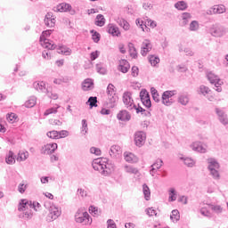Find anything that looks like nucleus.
I'll use <instances>...</instances> for the list:
<instances>
[{"mask_svg": "<svg viewBox=\"0 0 228 228\" xmlns=\"http://www.w3.org/2000/svg\"><path fill=\"white\" fill-rule=\"evenodd\" d=\"M75 221L77 224H83L84 225H92V219L90 215L85 208H78L75 214Z\"/></svg>", "mask_w": 228, "mask_h": 228, "instance_id": "f257e3e1", "label": "nucleus"}, {"mask_svg": "<svg viewBox=\"0 0 228 228\" xmlns=\"http://www.w3.org/2000/svg\"><path fill=\"white\" fill-rule=\"evenodd\" d=\"M207 77L209 83L215 86L216 92H222V85H224V81H222L218 76L210 71L207 73Z\"/></svg>", "mask_w": 228, "mask_h": 228, "instance_id": "f03ea898", "label": "nucleus"}, {"mask_svg": "<svg viewBox=\"0 0 228 228\" xmlns=\"http://www.w3.org/2000/svg\"><path fill=\"white\" fill-rule=\"evenodd\" d=\"M220 168V164L215 159H208V170L214 179H220V173L218 172Z\"/></svg>", "mask_w": 228, "mask_h": 228, "instance_id": "7ed1b4c3", "label": "nucleus"}, {"mask_svg": "<svg viewBox=\"0 0 228 228\" xmlns=\"http://www.w3.org/2000/svg\"><path fill=\"white\" fill-rule=\"evenodd\" d=\"M133 94L131 92H125L123 94V102L126 109L129 110H133V108H136L134 105V101L133 100Z\"/></svg>", "mask_w": 228, "mask_h": 228, "instance_id": "20e7f679", "label": "nucleus"}, {"mask_svg": "<svg viewBox=\"0 0 228 228\" xmlns=\"http://www.w3.org/2000/svg\"><path fill=\"white\" fill-rule=\"evenodd\" d=\"M29 209H35L37 211V205L33 201L28 200H21L20 202L19 211H29Z\"/></svg>", "mask_w": 228, "mask_h": 228, "instance_id": "39448f33", "label": "nucleus"}, {"mask_svg": "<svg viewBox=\"0 0 228 228\" xmlns=\"http://www.w3.org/2000/svg\"><path fill=\"white\" fill-rule=\"evenodd\" d=\"M146 135L145 133L140 131L134 134V142L137 147H142L145 143Z\"/></svg>", "mask_w": 228, "mask_h": 228, "instance_id": "423d86ee", "label": "nucleus"}, {"mask_svg": "<svg viewBox=\"0 0 228 228\" xmlns=\"http://www.w3.org/2000/svg\"><path fill=\"white\" fill-rule=\"evenodd\" d=\"M56 149H58V144L56 142L48 143L42 148L41 154H53Z\"/></svg>", "mask_w": 228, "mask_h": 228, "instance_id": "0eeeda50", "label": "nucleus"}, {"mask_svg": "<svg viewBox=\"0 0 228 228\" xmlns=\"http://www.w3.org/2000/svg\"><path fill=\"white\" fill-rule=\"evenodd\" d=\"M174 97V91H166L162 94V103L165 104V106H171L172 102L170 101V98Z\"/></svg>", "mask_w": 228, "mask_h": 228, "instance_id": "6e6552de", "label": "nucleus"}, {"mask_svg": "<svg viewBox=\"0 0 228 228\" xmlns=\"http://www.w3.org/2000/svg\"><path fill=\"white\" fill-rule=\"evenodd\" d=\"M129 69H131V65L129 64V61H127V60H121L119 61V65L118 67L119 72H122L123 74H127V72H129Z\"/></svg>", "mask_w": 228, "mask_h": 228, "instance_id": "1a4fd4ad", "label": "nucleus"}, {"mask_svg": "<svg viewBox=\"0 0 228 228\" xmlns=\"http://www.w3.org/2000/svg\"><path fill=\"white\" fill-rule=\"evenodd\" d=\"M61 215V211H60L58 208L53 207L50 209V213L48 214L47 218L48 220H50V222H53L56 220Z\"/></svg>", "mask_w": 228, "mask_h": 228, "instance_id": "9d476101", "label": "nucleus"}, {"mask_svg": "<svg viewBox=\"0 0 228 228\" xmlns=\"http://www.w3.org/2000/svg\"><path fill=\"white\" fill-rule=\"evenodd\" d=\"M141 49L142 56H147V53H149L152 49V45H151V41L145 39L142 44Z\"/></svg>", "mask_w": 228, "mask_h": 228, "instance_id": "9b49d317", "label": "nucleus"}, {"mask_svg": "<svg viewBox=\"0 0 228 228\" xmlns=\"http://www.w3.org/2000/svg\"><path fill=\"white\" fill-rule=\"evenodd\" d=\"M117 118L121 120V122H129L131 120V114L127 110H120L117 115Z\"/></svg>", "mask_w": 228, "mask_h": 228, "instance_id": "f8f14e48", "label": "nucleus"}, {"mask_svg": "<svg viewBox=\"0 0 228 228\" xmlns=\"http://www.w3.org/2000/svg\"><path fill=\"white\" fill-rule=\"evenodd\" d=\"M113 170H115V164H110L107 162H105L103 164V170L101 172L102 175H110V174H111V172H113Z\"/></svg>", "mask_w": 228, "mask_h": 228, "instance_id": "ddd939ff", "label": "nucleus"}, {"mask_svg": "<svg viewBox=\"0 0 228 228\" xmlns=\"http://www.w3.org/2000/svg\"><path fill=\"white\" fill-rule=\"evenodd\" d=\"M161 167H163V160L161 159H159L156 160L155 163H153L151 166V169L150 170L151 175L154 176L156 172H158V170H159V168H161Z\"/></svg>", "mask_w": 228, "mask_h": 228, "instance_id": "4468645a", "label": "nucleus"}, {"mask_svg": "<svg viewBox=\"0 0 228 228\" xmlns=\"http://www.w3.org/2000/svg\"><path fill=\"white\" fill-rule=\"evenodd\" d=\"M191 149L195 152H200L201 154L206 153V148L202 146V142H194L191 144Z\"/></svg>", "mask_w": 228, "mask_h": 228, "instance_id": "2eb2a0df", "label": "nucleus"}, {"mask_svg": "<svg viewBox=\"0 0 228 228\" xmlns=\"http://www.w3.org/2000/svg\"><path fill=\"white\" fill-rule=\"evenodd\" d=\"M33 88L37 92H41L42 94H45L49 88L45 87V83L44 81H38L33 83Z\"/></svg>", "mask_w": 228, "mask_h": 228, "instance_id": "dca6fc26", "label": "nucleus"}, {"mask_svg": "<svg viewBox=\"0 0 228 228\" xmlns=\"http://www.w3.org/2000/svg\"><path fill=\"white\" fill-rule=\"evenodd\" d=\"M39 42L45 49H50L51 51L56 49V45L47 38L42 39V41L39 40Z\"/></svg>", "mask_w": 228, "mask_h": 228, "instance_id": "f3484780", "label": "nucleus"}, {"mask_svg": "<svg viewBox=\"0 0 228 228\" xmlns=\"http://www.w3.org/2000/svg\"><path fill=\"white\" fill-rule=\"evenodd\" d=\"M122 154V150L118 145H112L110 150V156L111 158H117Z\"/></svg>", "mask_w": 228, "mask_h": 228, "instance_id": "a211bd4d", "label": "nucleus"}, {"mask_svg": "<svg viewBox=\"0 0 228 228\" xmlns=\"http://www.w3.org/2000/svg\"><path fill=\"white\" fill-rule=\"evenodd\" d=\"M212 10H213L214 15H222V13H225V12H227V9L224 4L214 5L212 7Z\"/></svg>", "mask_w": 228, "mask_h": 228, "instance_id": "6ab92c4d", "label": "nucleus"}, {"mask_svg": "<svg viewBox=\"0 0 228 228\" xmlns=\"http://www.w3.org/2000/svg\"><path fill=\"white\" fill-rule=\"evenodd\" d=\"M94 88V80L92 78H86L82 83V90L84 92H88V90H92Z\"/></svg>", "mask_w": 228, "mask_h": 228, "instance_id": "aec40b11", "label": "nucleus"}, {"mask_svg": "<svg viewBox=\"0 0 228 228\" xmlns=\"http://www.w3.org/2000/svg\"><path fill=\"white\" fill-rule=\"evenodd\" d=\"M108 33L112 35V37H120V30L118 29V27L113 24H109Z\"/></svg>", "mask_w": 228, "mask_h": 228, "instance_id": "412c9836", "label": "nucleus"}, {"mask_svg": "<svg viewBox=\"0 0 228 228\" xmlns=\"http://www.w3.org/2000/svg\"><path fill=\"white\" fill-rule=\"evenodd\" d=\"M57 51L59 54H64V56H70L72 54V50L66 45H59Z\"/></svg>", "mask_w": 228, "mask_h": 228, "instance_id": "4be33fe9", "label": "nucleus"}, {"mask_svg": "<svg viewBox=\"0 0 228 228\" xmlns=\"http://www.w3.org/2000/svg\"><path fill=\"white\" fill-rule=\"evenodd\" d=\"M70 10H72V6L69 4H60L59 5H57L55 7V12H70Z\"/></svg>", "mask_w": 228, "mask_h": 228, "instance_id": "5701e85b", "label": "nucleus"}, {"mask_svg": "<svg viewBox=\"0 0 228 228\" xmlns=\"http://www.w3.org/2000/svg\"><path fill=\"white\" fill-rule=\"evenodd\" d=\"M108 97H109V102H108L109 108H115V106H117V102H118V95L110 94L108 95Z\"/></svg>", "mask_w": 228, "mask_h": 228, "instance_id": "b1692460", "label": "nucleus"}, {"mask_svg": "<svg viewBox=\"0 0 228 228\" xmlns=\"http://www.w3.org/2000/svg\"><path fill=\"white\" fill-rule=\"evenodd\" d=\"M118 26H120L121 28H123V29H125V31H129L131 25H129V22H127V20L119 18L118 19Z\"/></svg>", "mask_w": 228, "mask_h": 228, "instance_id": "393cba45", "label": "nucleus"}, {"mask_svg": "<svg viewBox=\"0 0 228 228\" xmlns=\"http://www.w3.org/2000/svg\"><path fill=\"white\" fill-rule=\"evenodd\" d=\"M95 26H99V28H102L104 24H106V18H104V15L98 14L96 16V20L94 22Z\"/></svg>", "mask_w": 228, "mask_h": 228, "instance_id": "a878e982", "label": "nucleus"}, {"mask_svg": "<svg viewBox=\"0 0 228 228\" xmlns=\"http://www.w3.org/2000/svg\"><path fill=\"white\" fill-rule=\"evenodd\" d=\"M128 51L132 58H134V60L138 58V53L136 52V47H134V44L133 43L128 44Z\"/></svg>", "mask_w": 228, "mask_h": 228, "instance_id": "bb28decb", "label": "nucleus"}, {"mask_svg": "<svg viewBox=\"0 0 228 228\" xmlns=\"http://www.w3.org/2000/svg\"><path fill=\"white\" fill-rule=\"evenodd\" d=\"M168 202H175L177 200V191H175V189L170 188L168 191Z\"/></svg>", "mask_w": 228, "mask_h": 228, "instance_id": "cd10ccee", "label": "nucleus"}, {"mask_svg": "<svg viewBox=\"0 0 228 228\" xmlns=\"http://www.w3.org/2000/svg\"><path fill=\"white\" fill-rule=\"evenodd\" d=\"M212 33H213L214 37H224V35H225L226 30H225V28L219 27V28L214 29Z\"/></svg>", "mask_w": 228, "mask_h": 228, "instance_id": "c85d7f7f", "label": "nucleus"}, {"mask_svg": "<svg viewBox=\"0 0 228 228\" xmlns=\"http://www.w3.org/2000/svg\"><path fill=\"white\" fill-rule=\"evenodd\" d=\"M142 191L145 200H151V189L149 188L147 183L142 184Z\"/></svg>", "mask_w": 228, "mask_h": 228, "instance_id": "c756f323", "label": "nucleus"}, {"mask_svg": "<svg viewBox=\"0 0 228 228\" xmlns=\"http://www.w3.org/2000/svg\"><path fill=\"white\" fill-rule=\"evenodd\" d=\"M96 72H98V74H102V76H106V74H108V70L106 69V67H104V64L102 63L96 64Z\"/></svg>", "mask_w": 228, "mask_h": 228, "instance_id": "7c9ffc66", "label": "nucleus"}, {"mask_svg": "<svg viewBox=\"0 0 228 228\" xmlns=\"http://www.w3.org/2000/svg\"><path fill=\"white\" fill-rule=\"evenodd\" d=\"M191 20V14L190 12H183L182 13V25L186 26L188 25V22Z\"/></svg>", "mask_w": 228, "mask_h": 228, "instance_id": "2f4dec72", "label": "nucleus"}, {"mask_svg": "<svg viewBox=\"0 0 228 228\" xmlns=\"http://www.w3.org/2000/svg\"><path fill=\"white\" fill-rule=\"evenodd\" d=\"M175 8H176V10L184 12V10L188 8V4H186L184 1H179L175 4Z\"/></svg>", "mask_w": 228, "mask_h": 228, "instance_id": "473e14b6", "label": "nucleus"}, {"mask_svg": "<svg viewBox=\"0 0 228 228\" xmlns=\"http://www.w3.org/2000/svg\"><path fill=\"white\" fill-rule=\"evenodd\" d=\"M90 33L92 35L93 42H94V44H99V42L101 40V34H99V32H97L94 29L90 30Z\"/></svg>", "mask_w": 228, "mask_h": 228, "instance_id": "72a5a7b5", "label": "nucleus"}, {"mask_svg": "<svg viewBox=\"0 0 228 228\" xmlns=\"http://www.w3.org/2000/svg\"><path fill=\"white\" fill-rule=\"evenodd\" d=\"M124 158L127 163H134L136 161V156L133 153H125Z\"/></svg>", "mask_w": 228, "mask_h": 228, "instance_id": "f704fd0d", "label": "nucleus"}, {"mask_svg": "<svg viewBox=\"0 0 228 228\" xmlns=\"http://www.w3.org/2000/svg\"><path fill=\"white\" fill-rule=\"evenodd\" d=\"M170 218H171L172 222H179V219L181 218L179 210H177V209L172 210Z\"/></svg>", "mask_w": 228, "mask_h": 228, "instance_id": "c9c22d12", "label": "nucleus"}, {"mask_svg": "<svg viewBox=\"0 0 228 228\" xmlns=\"http://www.w3.org/2000/svg\"><path fill=\"white\" fill-rule=\"evenodd\" d=\"M178 102H180V104H182L183 106H186V104L190 102V98L186 94H181L178 97Z\"/></svg>", "mask_w": 228, "mask_h": 228, "instance_id": "e433bc0d", "label": "nucleus"}, {"mask_svg": "<svg viewBox=\"0 0 228 228\" xmlns=\"http://www.w3.org/2000/svg\"><path fill=\"white\" fill-rule=\"evenodd\" d=\"M149 62L151 63V65L152 67H156V65H158V63H159V56H155V55H150L148 57Z\"/></svg>", "mask_w": 228, "mask_h": 228, "instance_id": "4c0bfd02", "label": "nucleus"}, {"mask_svg": "<svg viewBox=\"0 0 228 228\" xmlns=\"http://www.w3.org/2000/svg\"><path fill=\"white\" fill-rule=\"evenodd\" d=\"M32 208H29V210H25L21 214V218H24V220H30V218H33V211Z\"/></svg>", "mask_w": 228, "mask_h": 228, "instance_id": "58836bf2", "label": "nucleus"}, {"mask_svg": "<svg viewBox=\"0 0 228 228\" xmlns=\"http://www.w3.org/2000/svg\"><path fill=\"white\" fill-rule=\"evenodd\" d=\"M28 158H29V152L28 151H20L18 153V159H20V161H26Z\"/></svg>", "mask_w": 228, "mask_h": 228, "instance_id": "ea45409f", "label": "nucleus"}, {"mask_svg": "<svg viewBox=\"0 0 228 228\" xmlns=\"http://www.w3.org/2000/svg\"><path fill=\"white\" fill-rule=\"evenodd\" d=\"M37 104V97L33 96L25 102L26 108H33Z\"/></svg>", "mask_w": 228, "mask_h": 228, "instance_id": "a19ab883", "label": "nucleus"}, {"mask_svg": "<svg viewBox=\"0 0 228 228\" xmlns=\"http://www.w3.org/2000/svg\"><path fill=\"white\" fill-rule=\"evenodd\" d=\"M87 102L89 103L90 108H97V97L90 96Z\"/></svg>", "mask_w": 228, "mask_h": 228, "instance_id": "79ce46f5", "label": "nucleus"}, {"mask_svg": "<svg viewBox=\"0 0 228 228\" xmlns=\"http://www.w3.org/2000/svg\"><path fill=\"white\" fill-rule=\"evenodd\" d=\"M125 172H126V174H134L136 175V174H138V169L132 166H125Z\"/></svg>", "mask_w": 228, "mask_h": 228, "instance_id": "37998d69", "label": "nucleus"}, {"mask_svg": "<svg viewBox=\"0 0 228 228\" xmlns=\"http://www.w3.org/2000/svg\"><path fill=\"white\" fill-rule=\"evenodd\" d=\"M7 165H13L15 163V158L13 157V151H10L8 157L5 159Z\"/></svg>", "mask_w": 228, "mask_h": 228, "instance_id": "c03bdc74", "label": "nucleus"}, {"mask_svg": "<svg viewBox=\"0 0 228 228\" xmlns=\"http://www.w3.org/2000/svg\"><path fill=\"white\" fill-rule=\"evenodd\" d=\"M181 159L183 160L186 167H191L195 165V160H193L191 158H181Z\"/></svg>", "mask_w": 228, "mask_h": 228, "instance_id": "a18cd8bd", "label": "nucleus"}, {"mask_svg": "<svg viewBox=\"0 0 228 228\" xmlns=\"http://www.w3.org/2000/svg\"><path fill=\"white\" fill-rule=\"evenodd\" d=\"M46 135L48 138H52V140H59V134L56 130L47 132Z\"/></svg>", "mask_w": 228, "mask_h": 228, "instance_id": "49530a36", "label": "nucleus"}, {"mask_svg": "<svg viewBox=\"0 0 228 228\" xmlns=\"http://www.w3.org/2000/svg\"><path fill=\"white\" fill-rule=\"evenodd\" d=\"M209 206H210V208L212 209V211H214V213L220 214V213H222V211H224V208L220 205L209 204Z\"/></svg>", "mask_w": 228, "mask_h": 228, "instance_id": "de8ad7c7", "label": "nucleus"}, {"mask_svg": "<svg viewBox=\"0 0 228 228\" xmlns=\"http://www.w3.org/2000/svg\"><path fill=\"white\" fill-rule=\"evenodd\" d=\"M93 168L98 172H102V170H104V164H99L97 161H94Z\"/></svg>", "mask_w": 228, "mask_h": 228, "instance_id": "09e8293b", "label": "nucleus"}, {"mask_svg": "<svg viewBox=\"0 0 228 228\" xmlns=\"http://www.w3.org/2000/svg\"><path fill=\"white\" fill-rule=\"evenodd\" d=\"M199 28H200L199 21L192 20L190 24L189 29L190 31H198Z\"/></svg>", "mask_w": 228, "mask_h": 228, "instance_id": "8fccbe9b", "label": "nucleus"}, {"mask_svg": "<svg viewBox=\"0 0 228 228\" xmlns=\"http://www.w3.org/2000/svg\"><path fill=\"white\" fill-rule=\"evenodd\" d=\"M82 134H86L88 133V123L86 119H82V127H81Z\"/></svg>", "mask_w": 228, "mask_h": 228, "instance_id": "3c124183", "label": "nucleus"}, {"mask_svg": "<svg viewBox=\"0 0 228 228\" xmlns=\"http://www.w3.org/2000/svg\"><path fill=\"white\" fill-rule=\"evenodd\" d=\"M143 106H145V108H151L152 107V102H151V96H149L148 98H143L142 100H141Z\"/></svg>", "mask_w": 228, "mask_h": 228, "instance_id": "603ef678", "label": "nucleus"}, {"mask_svg": "<svg viewBox=\"0 0 228 228\" xmlns=\"http://www.w3.org/2000/svg\"><path fill=\"white\" fill-rule=\"evenodd\" d=\"M209 92H211L209 87H208L206 86H200V94H201V95H208V94H209Z\"/></svg>", "mask_w": 228, "mask_h": 228, "instance_id": "864d4df0", "label": "nucleus"}, {"mask_svg": "<svg viewBox=\"0 0 228 228\" xmlns=\"http://www.w3.org/2000/svg\"><path fill=\"white\" fill-rule=\"evenodd\" d=\"M107 94L108 95H117L115 93V86H113V84H109L107 86Z\"/></svg>", "mask_w": 228, "mask_h": 228, "instance_id": "5fc2aeb1", "label": "nucleus"}, {"mask_svg": "<svg viewBox=\"0 0 228 228\" xmlns=\"http://www.w3.org/2000/svg\"><path fill=\"white\" fill-rule=\"evenodd\" d=\"M55 24H56V19L54 18H52L45 21V25L47 26V28H54Z\"/></svg>", "mask_w": 228, "mask_h": 228, "instance_id": "6e6d98bb", "label": "nucleus"}, {"mask_svg": "<svg viewBox=\"0 0 228 228\" xmlns=\"http://www.w3.org/2000/svg\"><path fill=\"white\" fill-rule=\"evenodd\" d=\"M145 213H146V215H148V216H158V213H156V210L152 208H146Z\"/></svg>", "mask_w": 228, "mask_h": 228, "instance_id": "4d7b16f0", "label": "nucleus"}, {"mask_svg": "<svg viewBox=\"0 0 228 228\" xmlns=\"http://www.w3.org/2000/svg\"><path fill=\"white\" fill-rule=\"evenodd\" d=\"M135 23H136V26L141 27V29H142V31H145V28H147V22L143 23V20L140 19H136Z\"/></svg>", "mask_w": 228, "mask_h": 228, "instance_id": "13d9d810", "label": "nucleus"}, {"mask_svg": "<svg viewBox=\"0 0 228 228\" xmlns=\"http://www.w3.org/2000/svg\"><path fill=\"white\" fill-rule=\"evenodd\" d=\"M53 113H58V108H50L45 111L44 115L45 117H47L53 115Z\"/></svg>", "mask_w": 228, "mask_h": 228, "instance_id": "bf43d9fd", "label": "nucleus"}, {"mask_svg": "<svg viewBox=\"0 0 228 228\" xmlns=\"http://www.w3.org/2000/svg\"><path fill=\"white\" fill-rule=\"evenodd\" d=\"M140 97H141V101L143 99H147L149 97H151V95L149 94V92H147V89H142L140 92Z\"/></svg>", "mask_w": 228, "mask_h": 228, "instance_id": "052dcab7", "label": "nucleus"}, {"mask_svg": "<svg viewBox=\"0 0 228 228\" xmlns=\"http://www.w3.org/2000/svg\"><path fill=\"white\" fill-rule=\"evenodd\" d=\"M45 94H47L48 97H50V99H53V101H56V99H58V94L53 93L49 91V89H47Z\"/></svg>", "mask_w": 228, "mask_h": 228, "instance_id": "680f3d73", "label": "nucleus"}, {"mask_svg": "<svg viewBox=\"0 0 228 228\" xmlns=\"http://www.w3.org/2000/svg\"><path fill=\"white\" fill-rule=\"evenodd\" d=\"M200 214L203 216H207V218H211V216H212L211 212H209V210H208L206 208H201L200 209Z\"/></svg>", "mask_w": 228, "mask_h": 228, "instance_id": "e2e57ef3", "label": "nucleus"}, {"mask_svg": "<svg viewBox=\"0 0 228 228\" xmlns=\"http://www.w3.org/2000/svg\"><path fill=\"white\" fill-rule=\"evenodd\" d=\"M58 134H59V140L60 138H67V136H69V131L67 130L58 131Z\"/></svg>", "mask_w": 228, "mask_h": 228, "instance_id": "0e129e2a", "label": "nucleus"}, {"mask_svg": "<svg viewBox=\"0 0 228 228\" xmlns=\"http://www.w3.org/2000/svg\"><path fill=\"white\" fill-rule=\"evenodd\" d=\"M99 54H100L99 51L91 53V54H90L91 61H95V60H97V58H99Z\"/></svg>", "mask_w": 228, "mask_h": 228, "instance_id": "69168bd1", "label": "nucleus"}, {"mask_svg": "<svg viewBox=\"0 0 228 228\" xmlns=\"http://www.w3.org/2000/svg\"><path fill=\"white\" fill-rule=\"evenodd\" d=\"M90 152L91 154H95V156H101V149L99 148L92 147Z\"/></svg>", "mask_w": 228, "mask_h": 228, "instance_id": "338daca9", "label": "nucleus"}, {"mask_svg": "<svg viewBox=\"0 0 228 228\" xmlns=\"http://www.w3.org/2000/svg\"><path fill=\"white\" fill-rule=\"evenodd\" d=\"M107 228H117V224H115V221H113V219H109L107 221Z\"/></svg>", "mask_w": 228, "mask_h": 228, "instance_id": "774afa93", "label": "nucleus"}]
</instances>
